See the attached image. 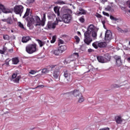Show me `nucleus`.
<instances>
[{
    "instance_id": "473e14b6",
    "label": "nucleus",
    "mask_w": 130,
    "mask_h": 130,
    "mask_svg": "<svg viewBox=\"0 0 130 130\" xmlns=\"http://www.w3.org/2000/svg\"><path fill=\"white\" fill-rule=\"evenodd\" d=\"M50 70H48L47 69H44L42 71V73L43 74H48L49 73Z\"/></svg>"
},
{
    "instance_id": "680f3d73",
    "label": "nucleus",
    "mask_w": 130,
    "mask_h": 130,
    "mask_svg": "<svg viewBox=\"0 0 130 130\" xmlns=\"http://www.w3.org/2000/svg\"><path fill=\"white\" fill-rule=\"evenodd\" d=\"M61 4H62V5H63V4H64V3L61 2Z\"/></svg>"
},
{
    "instance_id": "7c9ffc66",
    "label": "nucleus",
    "mask_w": 130,
    "mask_h": 130,
    "mask_svg": "<svg viewBox=\"0 0 130 130\" xmlns=\"http://www.w3.org/2000/svg\"><path fill=\"white\" fill-rule=\"evenodd\" d=\"M110 19H111V20H112V21H118V20H119V18L114 17L112 15L110 16Z\"/></svg>"
},
{
    "instance_id": "39448f33",
    "label": "nucleus",
    "mask_w": 130,
    "mask_h": 130,
    "mask_svg": "<svg viewBox=\"0 0 130 130\" xmlns=\"http://www.w3.org/2000/svg\"><path fill=\"white\" fill-rule=\"evenodd\" d=\"M56 26H57V21H48L46 26V29L47 30L55 29Z\"/></svg>"
},
{
    "instance_id": "6e6d98bb",
    "label": "nucleus",
    "mask_w": 130,
    "mask_h": 130,
    "mask_svg": "<svg viewBox=\"0 0 130 130\" xmlns=\"http://www.w3.org/2000/svg\"><path fill=\"white\" fill-rule=\"evenodd\" d=\"M88 52H92V51H93V49H89L88 50Z\"/></svg>"
},
{
    "instance_id": "bb28decb",
    "label": "nucleus",
    "mask_w": 130,
    "mask_h": 130,
    "mask_svg": "<svg viewBox=\"0 0 130 130\" xmlns=\"http://www.w3.org/2000/svg\"><path fill=\"white\" fill-rule=\"evenodd\" d=\"M54 11L55 13V14H57V16H59L60 13H59V8L57 7H55L54 8Z\"/></svg>"
},
{
    "instance_id": "c9c22d12",
    "label": "nucleus",
    "mask_w": 130,
    "mask_h": 130,
    "mask_svg": "<svg viewBox=\"0 0 130 130\" xmlns=\"http://www.w3.org/2000/svg\"><path fill=\"white\" fill-rule=\"evenodd\" d=\"M126 4L128 7V8H127L128 13L130 14V1H127Z\"/></svg>"
},
{
    "instance_id": "58836bf2",
    "label": "nucleus",
    "mask_w": 130,
    "mask_h": 130,
    "mask_svg": "<svg viewBox=\"0 0 130 130\" xmlns=\"http://www.w3.org/2000/svg\"><path fill=\"white\" fill-rule=\"evenodd\" d=\"M18 25L19 27H20V28H21L22 29H25V28L24 27V25H23V24H22L21 22H18Z\"/></svg>"
},
{
    "instance_id": "b1692460",
    "label": "nucleus",
    "mask_w": 130,
    "mask_h": 130,
    "mask_svg": "<svg viewBox=\"0 0 130 130\" xmlns=\"http://www.w3.org/2000/svg\"><path fill=\"white\" fill-rule=\"evenodd\" d=\"M78 102L79 103H82V102H84L85 101V98L83 96V95L80 94V96H78Z\"/></svg>"
},
{
    "instance_id": "79ce46f5",
    "label": "nucleus",
    "mask_w": 130,
    "mask_h": 130,
    "mask_svg": "<svg viewBox=\"0 0 130 130\" xmlns=\"http://www.w3.org/2000/svg\"><path fill=\"white\" fill-rule=\"evenodd\" d=\"M10 61H11V59L9 58L7 59L6 60V64H7V66H9V64H10Z\"/></svg>"
},
{
    "instance_id": "ddd939ff",
    "label": "nucleus",
    "mask_w": 130,
    "mask_h": 130,
    "mask_svg": "<svg viewBox=\"0 0 130 130\" xmlns=\"http://www.w3.org/2000/svg\"><path fill=\"white\" fill-rule=\"evenodd\" d=\"M59 70L58 69H56L53 72V76L55 80H58V77H59Z\"/></svg>"
},
{
    "instance_id": "7ed1b4c3",
    "label": "nucleus",
    "mask_w": 130,
    "mask_h": 130,
    "mask_svg": "<svg viewBox=\"0 0 130 130\" xmlns=\"http://www.w3.org/2000/svg\"><path fill=\"white\" fill-rule=\"evenodd\" d=\"M13 10L16 15H20L21 17L23 12H24V7L22 5H16L14 7Z\"/></svg>"
},
{
    "instance_id": "20e7f679",
    "label": "nucleus",
    "mask_w": 130,
    "mask_h": 130,
    "mask_svg": "<svg viewBox=\"0 0 130 130\" xmlns=\"http://www.w3.org/2000/svg\"><path fill=\"white\" fill-rule=\"evenodd\" d=\"M36 44H30L26 47V51L29 54H32L36 52Z\"/></svg>"
},
{
    "instance_id": "4d7b16f0",
    "label": "nucleus",
    "mask_w": 130,
    "mask_h": 130,
    "mask_svg": "<svg viewBox=\"0 0 130 130\" xmlns=\"http://www.w3.org/2000/svg\"><path fill=\"white\" fill-rule=\"evenodd\" d=\"M102 3H105V2H107V0H101Z\"/></svg>"
},
{
    "instance_id": "ea45409f",
    "label": "nucleus",
    "mask_w": 130,
    "mask_h": 130,
    "mask_svg": "<svg viewBox=\"0 0 130 130\" xmlns=\"http://www.w3.org/2000/svg\"><path fill=\"white\" fill-rule=\"evenodd\" d=\"M75 39L76 40V44H79L80 42V38H79L78 36H75Z\"/></svg>"
},
{
    "instance_id": "69168bd1",
    "label": "nucleus",
    "mask_w": 130,
    "mask_h": 130,
    "mask_svg": "<svg viewBox=\"0 0 130 130\" xmlns=\"http://www.w3.org/2000/svg\"><path fill=\"white\" fill-rule=\"evenodd\" d=\"M47 42H49V41H47Z\"/></svg>"
},
{
    "instance_id": "a19ab883",
    "label": "nucleus",
    "mask_w": 130,
    "mask_h": 130,
    "mask_svg": "<svg viewBox=\"0 0 130 130\" xmlns=\"http://www.w3.org/2000/svg\"><path fill=\"white\" fill-rule=\"evenodd\" d=\"M56 68H57V66L52 65L51 67H49V69L51 71H52V70H54V69H56Z\"/></svg>"
},
{
    "instance_id": "3c124183",
    "label": "nucleus",
    "mask_w": 130,
    "mask_h": 130,
    "mask_svg": "<svg viewBox=\"0 0 130 130\" xmlns=\"http://www.w3.org/2000/svg\"><path fill=\"white\" fill-rule=\"evenodd\" d=\"M44 87V86H43V85H39L37 87H36L35 88V89H37V88H43Z\"/></svg>"
},
{
    "instance_id": "4c0bfd02",
    "label": "nucleus",
    "mask_w": 130,
    "mask_h": 130,
    "mask_svg": "<svg viewBox=\"0 0 130 130\" xmlns=\"http://www.w3.org/2000/svg\"><path fill=\"white\" fill-rule=\"evenodd\" d=\"M3 39H4V40H9L10 37L8 35H4L3 36Z\"/></svg>"
},
{
    "instance_id": "6e6552de",
    "label": "nucleus",
    "mask_w": 130,
    "mask_h": 130,
    "mask_svg": "<svg viewBox=\"0 0 130 130\" xmlns=\"http://www.w3.org/2000/svg\"><path fill=\"white\" fill-rule=\"evenodd\" d=\"M17 73H14L12 76L11 81H13V83H16L18 84L20 82V79H21V76H18Z\"/></svg>"
},
{
    "instance_id": "bf43d9fd",
    "label": "nucleus",
    "mask_w": 130,
    "mask_h": 130,
    "mask_svg": "<svg viewBox=\"0 0 130 130\" xmlns=\"http://www.w3.org/2000/svg\"><path fill=\"white\" fill-rule=\"evenodd\" d=\"M121 10H124L125 8H124V7H121Z\"/></svg>"
},
{
    "instance_id": "cd10ccee",
    "label": "nucleus",
    "mask_w": 130,
    "mask_h": 130,
    "mask_svg": "<svg viewBox=\"0 0 130 130\" xmlns=\"http://www.w3.org/2000/svg\"><path fill=\"white\" fill-rule=\"evenodd\" d=\"M63 12H64V15H66L68 14L70 15V14L72 13V10L67 8L63 9Z\"/></svg>"
},
{
    "instance_id": "a878e982",
    "label": "nucleus",
    "mask_w": 130,
    "mask_h": 130,
    "mask_svg": "<svg viewBox=\"0 0 130 130\" xmlns=\"http://www.w3.org/2000/svg\"><path fill=\"white\" fill-rule=\"evenodd\" d=\"M106 45H107V44L105 42L99 43V47H100L101 48L106 47Z\"/></svg>"
},
{
    "instance_id": "603ef678",
    "label": "nucleus",
    "mask_w": 130,
    "mask_h": 130,
    "mask_svg": "<svg viewBox=\"0 0 130 130\" xmlns=\"http://www.w3.org/2000/svg\"><path fill=\"white\" fill-rule=\"evenodd\" d=\"M99 130H109V128L106 127L104 128L100 129Z\"/></svg>"
},
{
    "instance_id": "864d4df0",
    "label": "nucleus",
    "mask_w": 130,
    "mask_h": 130,
    "mask_svg": "<svg viewBox=\"0 0 130 130\" xmlns=\"http://www.w3.org/2000/svg\"><path fill=\"white\" fill-rule=\"evenodd\" d=\"M0 53H1V54H4L5 53V51L0 50Z\"/></svg>"
},
{
    "instance_id": "c756f323",
    "label": "nucleus",
    "mask_w": 130,
    "mask_h": 130,
    "mask_svg": "<svg viewBox=\"0 0 130 130\" xmlns=\"http://www.w3.org/2000/svg\"><path fill=\"white\" fill-rule=\"evenodd\" d=\"M105 10L108 12H113L114 10H113V8L112 7L108 6L105 8Z\"/></svg>"
},
{
    "instance_id": "f03ea898",
    "label": "nucleus",
    "mask_w": 130,
    "mask_h": 130,
    "mask_svg": "<svg viewBox=\"0 0 130 130\" xmlns=\"http://www.w3.org/2000/svg\"><path fill=\"white\" fill-rule=\"evenodd\" d=\"M96 30H99V28L95 27L93 24H90L88 26L87 31L84 33V42L85 44L89 45L92 42V38H90V33Z\"/></svg>"
},
{
    "instance_id": "49530a36",
    "label": "nucleus",
    "mask_w": 130,
    "mask_h": 130,
    "mask_svg": "<svg viewBox=\"0 0 130 130\" xmlns=\"http://www.w3.org/2000/svg\"><path fill=\"white\" fill-rule=\"evenodd\" d=\"M79 21L81 22V23H84V21H85V19L83 17H81L79 18Z\"/></svg>"
},
{
    "instance_id": "8fccbe9b",
    "label": "nucleus",
    "mask_w": 130,
    "mask_h": 130,
    "mask_svg": "<svg viewBox=\"0 0 130 130\" xmlns=\"http://www.w3.org/2000/svg\"><path fill=\"white\" fill-rule=\"evenodd\" d=\"M34 1L35 0H27V4H31L32 3H34Z\"/></svg>"
},
{
    "instance_id": "1a4fd4ad",
    "label": "nucleus",
    "mask_w": 130,
    "mask_h": 130,
    "mask_svg": "<svg viewBox=\"0 0 130 130\" xmlns=\"http://www.w3.org/2000/svg\"><path fill=\"white\" fill-rule=\"evenodd\" d=\"M63 76L64 77L66 80H67V82H72L73 80V76L69 74L68 71L66 70L64 71Z\"/></svg>"
},
{
    "instance_id": "e2e57ef3",
    "label": "nucleus",
    "mask_w": 130,
    "mask_h": 130,
    "mask_svg": "<svg viewBox=\"0 0 130 130\" xmlns=\"http://www.w3.org/2000/svg\"><path fill=\"white\" fill-rule=\"evenodd\" d=\"M78 34H81V32H80L79 31L78 32Z\"/></svg>"
},
{
    "instance_id": "0e129e2a",
    "label": "nucleus",
    "mask_w": 130,
    "mask_h": 130,
    "mask_svg": "<svg viewBox=\"0 0 130 130\" xmlns=\"http://www.w3.org/2000/svg\"><path fill=\"white\" fill-rule=\"evenodd\" d=\"M11 32H14V31H13V30H11Z\"/></svg>"
},
{
    "instance_id": "09e8293b",
    "label": "nucleus",
    "mask_w": 130,
    "mask_h": 130,
    "mask_svg": "<svg viewBox=\"0 0 130 130\" xmlns=\"http://www.w3.org/2000/svg\"><path fill=\"white\" fill-rule=\"evenodd\" d=\"M95 17H96V18H101L102 17V16H101V15H100L99 13H96L95 14Z\"/></svg>"
},
{
    "instance_id": "c03bdc74",
    "label": "nucleus",
    "mask_w": 130,
    "mask_h": 130,
    "mask_svg": "<svg viewBox=\"0 0 130 130\" xmlns=\"http://www.w3.org/2000/svg\"><path fill=\"white\" fill-rule=\"evenodd\" d=\"M36 72L34 70H31L30 72H29V74H30L31 75H35Z\"/></svg>"
},
{
    "instance_id": "f3484780",
    "label": "nucleus",
    "mask_w": 130,
    "mask_h": 130,
    "mask_svg": "<svg viewBox=\"0 0 130 130\" xmlns=\"http://www.w3.org/2000/svg\"><path fill=\"white\" fill-rule=\"evenodd\" d=\"M97 59L99 62H101L102 63H104L106 62L105 58L104 57L102 56H99L97 57Z\"/></svg>"
},
{
    "instance_id": "de8ad7c7",
    "label": "nucleus",
    "mask_w": 130,
    "mask_h": 130,
    "mask_svg": "<svg viewBox=\"0 0 130 130\" xmlns=\"http://www.w3.org/2000/svg\"><path fill=\"white\" fill-rule=\"evenodd\" d=\"M60 44H63V41H62V40H59L58 45H60Z\"/></svg>"
},
{
    "instance_id": "423d86ee",
    "label": "nucleus",
    "mask_w": 130,
    "mask_h": 130,
    "mask_svg": "<svg viewBox=\"0 0 130 130\" xmlns=\"http://www.w3.org/2000/svg\"><path fill=\"white\" fill-rule=\"evenodd\" d=\"M72 15L68 14H64L62 16V20L64 23L66 24H69L70 23L71 21H72Z\"/></svg>"
},
{
    "instance_id": "2eb2a0df",
    "label": "nucleus",
    "mask_w": 130,
    "mask_h": 130,
    "mask_svg": "<svg viewBox=\"0 0 130 130\" xmlns=\"http://www.w3.org/2000/svg\"><path fill=\"white\" fill-rule=\"evenodd\" d=\"M77 15H86V11L82 8H80L78 11L76 12Z\"/></svg>"
},
{
    "instance_id": "dca6fc26",
    "label": "nucleus",
    "mask_w": 130,
    "mask_h": 130,
    "mask_svg": "<svg viewBox=\"0 0 130 130\" xmlns=\"http://www.w3.org/2000/svg\"><path fill=\"white\" fill-rule=\"evenodd\" d=\"M72 93L75 97H79L80 95H82L80 91L76 89L72 91Z\"/></svg>"
},
{
    "instance_id": "9b49d317",
    "label": "nucleus",
    "mask_w": 130,
    "mask_h": 130,
    "mask_svg": "<svg viewBox=\"0 0 130 130\" xmlns=\"http://www.w3.org/2000/svg\"><path fill=\"white\" fill-rule=\"evenodd\" d=\"M115 120L116 123H118V124H121L123 120H124L121 116H116L115 118Z\"/></svg>"
},
{
    "instance_id": "c85d7f7f",
    "label": "nucleus",
    "mask_w": 130,
    "mask_h": 130,
    "mask_svg": "<svg viewBox=\"0 0 130 130\" xmlns=\"http://www.w3.org/2000/svg\"><path fill=\"white\" fill-rule=\"evenodd\" d=\"M92 46L95 49H98V47H99V42H95L92 43Z\"/></svg>"
},
{
    "instance_id": "f704fd0d",
    "label": "nucleus",
    "mask_w": 130,
    "mask_h": 130,
    "mask_svg": "<svg viewBox=\"0 0 130 130\" xmlns=\"http://www.w3.org/2000/svg\"><path fill=\"white\" fill-rule=\"evenodd\" d=\"M56 40V36H53L52 37V40H51L50 42L51 43H54Z\"/></svg>"
},
{
    "instance_id": "13d9d810",
    "label": "nucleus",
    "mask_w": 130,
    "mask_h": 130,
    "mask_svg": "<svg viewBox=\"0 0 130 130\" xmlns=\"http://www.w3.org/2000/svg\"><path fill=\"white\" fill-rule=\"evenodd\" d=\"M7 20H8V19H2V21H3V22H7Z\"/></svg>"
},
{
    "instance_id": "a18cd8bd",
    "label": "nucleus",
    "mask_w": 130,
    "mask_h": 130,
    "mask_svg": "<svg viewBox=\"0 0 130 130\" xmlns=\"http://www.w3.org/2000/svg\"><path fill=\"white\" fill-rule=\"evenodd\" d=\"M62 20V19H60L59 18H56V21L55 22L57 21V25H58V22H61Z\"/></svg>"
},
{
    "instance_id": "9d476101",
    "label": "nucleus",
    "mask_w": 130,
    "mask_h": 130,
    "mask_svg": "<svg viewBox=\"0 0 130 130\" xmlns=\"http://www.w3.org/2000/svg\"><path fill=\"white\" fill-rule=\"evenodd\" d=\"M99 29H96V30H94V31H92L90 33H89L90 34V38H91V36L92 37V40H96V39H97V33L98 32V30Z\"/></svg>"
},
{
    "instance_id": "f257e3e1",
    "label": "nucleus",
    "mask_w": 130,
    "mask_h": 130,
    "mask_svg": "<svg viewBox=\"0 0 130 130\" xmlns=\"http://www.w3.org/2000/svg\"><path fill=\"white\" fill-rule=\"evenodd\" d=\"M29 21L27 23V27H31L32 24H34L35 26H44L46 21V14L43 13L42 16V20L38 16H32L29 18Z\"/></svg>"
},
{
    "instance_id": "f8f14e48",
    "label": "nucleus",
    "mask_w": 130,
    "mask_h": 130,
    "mask_svg": "<svg viewBox=\"0 0 130 130\" xmlns=\"http://www.w3.org/2000/svg\"><path fill=\"white\" fill-rule=\"evenodd\" d=\"M115 59L116 60V66L118 67H121V66H122V61H121L120 56H116Z\"/></svg>"
},
{
    "instance_id": "412c9836",
    "label": "nucleus",
    "mask_w": 130,
    "mask_h": 130,
    "mask_svg": "<svg viewBox=\"0 0 130 130\" xmlns=\"http://www.w3.org/2000/svg\"><path fill=\"white\" fill-rule=\"evenodd\" d=\"M58 49H59V50L61 52V53H62L63 51H65V50H67V46L65 45H61L60 46Z\"/></svg>"
},
{
    "instance_id": "5701e85b",
    "label": "nucleus",
    "mask_w": 130,
    "mask_h": 130,
    "mask_svg": "<svg viewBox=\"0 0 130 130\" xmlns=\"http://www.w3.org/2000/svg\"><path fill=\"white\" fill-rule=\"evenodd\" d=\"M105 60L106 61V62H108V61H110V55H109V54L107 53L105 54Z\"/></svg>"
},
{
    "instance_id": "e433bc0d",
    "label": "nucleus",
    "mask_w": 130,
    "mask_h": 130,
    "mask_svg": "<svg viewBox=\"0 0 130 130\" xmlns=\"http://www.w3.org/2000/svg\"><path fill=\"white\" fill-rule=\"evenodd\" d=\"M7 22L8 23V24H9L10 25L13 24V20H12V18H8L7 19Z\"/></svg>"
},
{
    "instance_id": "4468645a",
    "label": "nucleus",
    "mask_w": 130,
    "mask_h": 130,
    "mask_svg": "<svg viewBox=\"0 0 130 130\" xmlns=\"http://www.w3.org/2000/svg\"><path fill=\"white\" fill-rule=\"evenodd\" d=\"M79 57V54L78 53H74L70 57L69 59H71L70 61H74L76 58Z\"/></svg>"
},
{
    "instance_id": "37998d69",
    "label": "nucleus",
    "mask_w": 130,
    "mask_h": 130,
    "mask_svg": "<svg viewBox=\"0 0 130 130\" xmlns=\"http://www.w3.org/2000/svg\"><path fill=\"white\" fill-rule=\"evenodd\" d=\"M103 14L104 16H106L107 17H109V14L107 12H105L104 11L103 12Z\"/></svg>"
},
{
    "instance_id": "2f4dec72",
    "label": "nucleus",
    "mask_w": 130,
    "mask_h": 130,
    "mask_svg": "<svg viewBox=\"0 0 130 130\" xmlns=\"http://www.w3.org/2000/svg\"><path fill=\"white\" fill-rule=\"evenodd\" d=\"M117 29L118 31H120V32H121L122 33H127V32H128V29H126L123 30H121L120 28L118 27L117 28Z\"/></svg>"
},
{
    "instance_id": "052dcab7",
    "label": "nucleus",
    "mask_w": 130,
    "mask_h": 130,
    "mask_svg": "<svg viewBox=\"0 0 130 130\" xmlns=\"http://www.w3.org/2000/svg\"><path fill=\"white\" fill-rule=\"evenodd\" d=\"M102 23L104 25V24H105V21H102Z\"/></svg>"
},
{
    "instance_id": "4be33fe9",
    "label": "nucleus",
    "mask_w": 130,
    "mask_h": 130,
    "mask_svg": "<svg viewBox=\"0 0 130 130\" xmlns=\"http://www.w3.org/2000/svg\"><path fill=\"white\" fill-rule=\"evenodd\" d=\"M29 40H30V37H29L28 36H26V37H23L22 38L21 41L22 42H23V43H26L28 41H29Z\"/></svg>"
},
{
    "instance_id": "a211bd4d",
    "label": "nucleus",
    "mask_w": 130,
    "mask_h": 130,
    "mask_svg": "<svg viewBox=\"0 0 130 130\" xmlns=\"http://www.w3.org/2000/svg\"><path fill=\"white\" fill-rule=\"evenodd\" d=\"M12 64H18L20 61V60L18 57H15L12 59Z\"/></svg>"
},
{
    "instance_id": "0eeeda50",
    "label": "nucleus",
    "mask_w": 130,
    "mask_h": 130,
    "mask_svg": "<svg viewBox=\"0 0 130 130\" xmlns=\"http://www.w3.org/2000/svg\"><path fill=\"white\" fill-rule=\"evenodd\" d=\"M112 32L111 31L108 30L105 33V40L106 42H109L112 39Z\"/></svg>"
},
{
    "instance_id": "5fc2aeb1",
    "label": "nucleus",
    "mask_w": 130,
    "mask_h": 130,
    "mask_svg": "<svg viewBox=\"0 0 130 130\" xmlns=\"http://www.w3.org/2000/svg\"><path fill=\"white\" fill-rule=\"evenodd\" d=\"M127 61L130 63V57L127 58Z\"/></svg>"
},
{
    "instance_id": "6ab92c4d",
    "label": "nucleus",
    "mask_w": 130,
    "mask_h": 130,
    "mask_svg": "<svg viewBox=\"0 0 130 130\" xmlns=\"http://www.w3.org/2000/svg\"><path fill=\"white\" fill-rule=\"evenodd\" d=\"M36 41H37L38 44L39 45L40 47H42L45 45L46 42L45 41H42L40 40L37 39Z\"/></svg>"
},
{
    "instance_id": "338daca9",
    "label": "nucleus",
    "mask_w": 130,
    "mask_h": 130,
    "mask_svg": "<svg viewBox=\"0 0 130 130\" xmlns=\"http://www.w3.org/2000/svg\"><path fill=\"white\" fill-rule=\"evenodd\" d=\"M57 80H58V79H56V81H57Z\"/></svg>"
},
{
    "instance_id": "72a5a7b5",
    "label": "nucleus",
    "mask_w": 130,
    "mask_h": 130,
    "mask_svg": "<svg viewBox=\"0 0 130 130\" xmlns=\"http://www.w3.org/2000/svg\"><path fill=\"white\" fill-rule=\"evenodd\" d=\"M71 60H72L70 58H68L64 61V64H68L69 63H71Z\"/></svg>"
},
{
    "instance_id": "393cba45",
    "label": "nucleus",
    "mask_w": 130,
    "mask_h": 130,
    "mask_svg": "<svg viewBox=\"0 0 130 130\" xmlns=\"http://www.w3.org/2000/svg\"><path fill=\"white\" fill-rule=\"evenodd\" d=\"M30 11H31V9H30L29 8H27L26 12L24 14V16H23V18H26V17H28V16H29V15H30Z\"/></svg>"
},
{
    "instance_id": "aec40b11",
    "label": "nucleus",
    "mask_w": 130,
    "mask_h": 130,
    "mask_svg": "<svg viewBox=\"0 0 130 130\" xmlns=\"http://www.w3.org/2000/svg\"><path fill=\"white\" fill-rule=\"evenodd\" d=\"M52 53H53V54H54V55H59L60 54L61 52L59 50V49H54L52 51Z\"/></svg>"
}]
</instances>
